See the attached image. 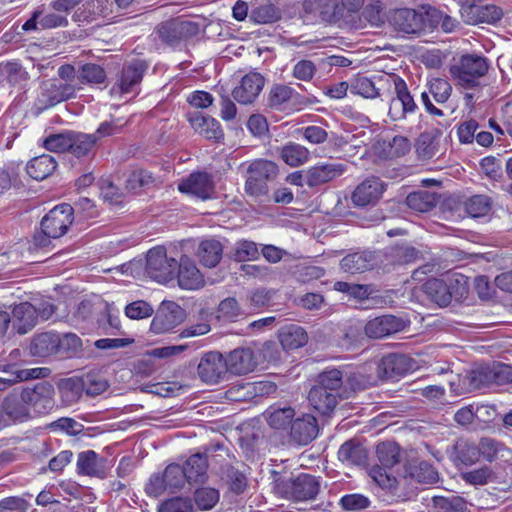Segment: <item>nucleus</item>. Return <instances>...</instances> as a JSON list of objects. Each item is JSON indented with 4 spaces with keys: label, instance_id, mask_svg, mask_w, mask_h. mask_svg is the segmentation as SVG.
<instances>
[{
    "label": "nucleus",
    "instance_id": "nucleus-1",
    "mask_svg": "<svg viewBox=\"0 0 512 512\" xmlns=\"http://www.w3.org/2000/svg\"><path fill=\"white\" fill-rule=\"evenodd\" d=\"M369 474L379 487L387 490L397 499H404L406 497V494L403 492V486L408 478L421 484H434L439 480L436 469L426 461L410 463L405 469V475L399 479L379 467H372Z\"/></svg>",
    "mask_w": 512,
    "mask_h": 512
},
{
    "label": "nucleus",
    "instance_id": "nucleus-2",
    "mask_svg": "<svg viewBox=\"0 0 512 512\" xmlns=\"http://www.w3.org/2000/svg\"><path fill=\"white\" fill-rule=\"evenodd\" d=\"M468 278L459 273L428 279L423 285L427 298L439 307H447L452 299L461 300L468 293Z\"/></svg>",
    "mask_w": 512,
    "mask_h": 512
},
{
    "label": "nucleus",
    "instance_id": "nucleus-3",
    "mask_svg": "<svg viewBox=\"0 0 512 512\" xmlns=\"http://www.w3.org/2000/svg\"><path fill=\"white\" fill-rule=\"evenodd\" d=\"M276 494L293 502L314 500L320 491V481L317 477L300 473L295 477L278 478L275 481Z\"/></svg>",
    "mask_w": 512,
    "mask_h": 512
},
{
    "label": "nucleus",
    "instance_id": "nucleus-4",
    "mask_svg": "<svg viewBox=\"0 0 512 512\" xmlns=\"http://www.w3.org/2000/svg\"><path fill=\"white\" fill-rule=\"evenodd\" d=\"M439 20V14L435 11L425 10L418 12L410 8H402L393 11L389 22L393 28L405 34L422 35L433 31V25Z\"/></svg>",
    "mask_w": 512,
    "mask_h": 512
},
{
    "label": "nucleus",
    "instance_id": "nucleus-5",
    "mask_svg": "<svg viewBox=\"0 0 512 512\" xmlns=\"http://www.w3.org/2000/svg\"><path fill=\"white\" fill-rule=\"evenodd\" d=\"M279 173L278 165L270 160H254L247 168L245 191L252 197L265 196L268 193V182L276 179Z\"/></svg>",
    "mask_w": 512,
    "mask_h": 512
},
{
    "label": "nucleus",
    "instance_id": "nucleus-6",
    "mask_svg": "<svg viewBox=\"0 0 512 512\" xmlns=\"http://www.w3.org/2000/svg\"><path fill=\"white\" fill-rule=\"evenodd\" d=\"M488 71L486 58L478 55H463L460 60L450 67V73L457 83L472 89L479 85V79Z\"/></svg>",
    "mask_w": 512,
    "mask_h": 512
},
{
    "label": "nucleus",
    "instance_id": "nucleus-7",
    "mask_svg": "<svg viewBox=\"0 0 512 512\" xmlns=\"http://www.w3.org/2000/svg\"><path fill=\"white\" fill-rule=\"evenodd\" d=\"M199 30L200 25L197 22L176 18L158 24L155 34L162 44L176 48L196 36Z\"/></svg>",
    "mask_w": 512,
    "mask_h": 512
},
{
    "label": "nucleus",
    "instance_id": "nucleus-8",
    "mask_svg": "<svg viewBox=\"0 0 512 512\" xmlns=\"http://www.w3.org/2000/svg\"><path fill=\"white\" fill-rule=\"evenodd\" d=\"M178 262L175 258L167 256L164 247H154L147 253L146 273L150 278L166 283L175 277Z\"/></svg>",
    "mask_w": 512,
    "mask_h": 512
},
{
    "label": "nucleus",
    "instance_id": "nucleus-9",
    "mask_svg": "<svg viewBox=\"0 0 512 512\" xmlns=\"http://www.w3.org/2000/svg\"><path fill=\"white\" fill-rule=\"evenodd\" d=\"M73 222V207L63 203L51 209L41 220V230L54 239L62 237Z\"/></svg>",
    "mask_w": 512,
    "mask_h": 512
},
{
    "label": "nucleus",
    "instance_id": "nucleus-10",
    "mask_svg": "<svg viewBox=\"0 0 512 512\" xmlns=\"http://www.w3.org/2000/svg\"><path fill=\"white\" fill-rule=\"evenodd\" d=\"M186 318L185 310L176 302L163 301L151 322L150 329L155 334L170 332Z\"/></svg>",
    "mask_w": 512,
    "mask_h": 512
},
{
    "label": "nucleus",
    "instance_id": "nucleus-11",
    "mask_svg": "<svg viewBox=\"0 0 512 512\" xmlns=\"http://www.w3.org/2000/svg\"><path fill=\"white\" fill-rule=\"evenodd\" d=\"M113 18L112 5L108 0H84L74 10L72 20L81 24H99Z\"/></svg>",
    "mask_w": 512,
    "mask_h": 512
},
{
    "label": "nucleus",
    "instance_id": "nucleus-12",
    "mask_svg": "<svg viewBox=\"0 0 512 512\" xmlns=\"http://www.w3.org/2000/svg\"><path fill=\"white\" fill-rule=\"evenodd\" d=\"M147 68L148 65L139 59L126 63L120 71L111 89V93L126 94L135 92Z\"/></svg>",
    "mask_w": 512,
    "mask_h": 512
},
{
    "label": "nucleus",
    "instance_id": "nucleus-13",
    "mask_svg": "<svg viewBox=\"0 0 512 512\" xmlns=\"http://www.w3.org/2000/svg\"><path fill=\"white\" fill-rule=\"evenodd\" d=\"M408 325V320L387 314L369 320L364 326V332L371 339H381L403 331Z\"/></svg>",
    "mask_w": 512,
    "mask_h": 512
},
{
    "label": "nucleus",
    "instance_id": "nucleus-14",
    "mask_svg": "<svg viewBox=\"0 0 512 512\" xmlns=\"http://www.w3.org/2000/svg\"><path fill=\"white\" fill-rule=\"evenodd\" d=\"M386 190V184L379 177L370 176L359 183L351 195L352 203L357 207L375 205Z\"/></svg>",
    "mask_w": 512,
    "mask_h": 512
},
{
    "label": "nucleus",
    "instance_id": "nucleus-15",
    "mask_svg": "<svg viewBox=\"0 0 512 512\" xmlns=\"http://www.w3.org/2000/svg\"><path fill=\"white\" fill-rule=\"evenodd\" d=\"M53 396L54 388L49 383H38L33 388L22 390V399L37 414H47L53 409Z\"/></svg>",
    "mask_w": 512,
    "mask_h": 512
},
{
    "label": "nucleus",
    "instance_id": "nucleus-16",
    "mask_svg": "<svg viewBox=\"0 0 512 512\" xmlns=\"http://www.w3.org/2000/svg\"><path fill=\"white\" fill-rule=\"evenodd\" d=\"M415 362L405 354L391 353L382 357L377 374L382 379H396L414 369Z\"/></svg>",
    "mask_w": 512,
    "mask_h": 512
},
{
    "label": "nucleus",
    "instance_id": "nucleus-17",
    "mask_svg": "<svg viewBox=\"0 0 512 512\" xmlns=\"http://www.w3.org/2000/svg\"><path fill=\"white\" fill-rule=\"evenodd\" d=\"M393 82L396 97L392 98L388 113L392 120L397 121L404 119L407 113L414 112L417 106L405 81L396 76Z\"/></svg>",
    "mask_w": 512,
    "mask_h": 512
},
{
    "label": "nucleus",
    "instance_id": "nucleus-18",
    "mask_svg": "<svg viewBox=\"0 0 512 512\" xmlns=\"http://www.w3.org/2000/svg\"><path fill=\"white\" fill-rule=\"evenodd\" d=\"M198 375L200 379L209 384H215L224 379L227 374L225 359L219 352H208L198 364Z\"/></svg>",
    "mask_w": 512,
    "mask_h": 512
},
{
    "label": "nucleus",
    "instance_id": "nucleus-19",
    "mask_svg": "<svg viewBox=\"0 0 512 512\" xmlns=\"http://www.w3.org/2000/svg\"><path fill=\"white\" fill-rule=\"evenodd\" d=\"M308 187L316 188L334 181L347 170V165L342 162H320L308 169Z\"/></svg>",
    "mask_w": 512,
    "mask_h": 512
},
{
    "label": "nucleus",
    "instance_id": "nucleus-20",
    "mask_svg": "<svg viewBox=\"0 0 512 512\" xmlns=\"http://www.w3.org/2000/svg\"><path fill=\"white\" fill-rule=\"evenodd\" d=\"M182 193L193 195L202 200L208 199L214 192L212 177L206 172H194L178 185Z\"/></svg>",
    "mask_w": 512,
    "mask_h": 512
},
{
    "label": "nucleus",
    "instance_id": "nucleus-21",
    "mask_svg": "<svg viewBox=\"0 0 512 512\" xmlns=\"http://www.w3.org/2000/svg\"><path fill=\"white\" fill-rule=\"evenodd\" d=\"M12 330L25 335L38 324L37 308L29 302H21L12 308Z\"/></svg>",
    "mask_w": 512,
    "mask_h": 512
},
{
    "label": "nucleus",
    "instance_id": "nucleus-22",
    "mask_svg": "<svg viewBox=\"0 0 512 512\" xmlns=\"http://www.w3.org/2000/svg\"><path fill=\"white\" fill-rule=\"evenodd\" d=\"M319 432L317 419L310 414L295 417L290 427V438L298 445L312 442Z\"/></svg>",
    "mask_w": 512,
    "mask_h": 512
},
{
    "label": "nucleus",
    "instance_id": "nucleus-23",
    "mask_svg": "<svg viewBox=\"0 0 512 512\" xmlns=\"http://www.w3.org/2000/svg\"><path fill=\"white\" fill-rule=\"evenodd\" d=\"M177 271V280L180 288L198 290L205 285L204 276L189 257L182 256L180 258Z\"/></svg>",
    "mask_w": 512,
    "mask_h": 512
},
{
    "label": "nucleus",
    "instance_id": "nucleus-24",
    "mask_svg": "<svg viewBox=\"0 0 512 512\" xmlns=\"http://www.w3.org/2000/svg\"><path fill=\"white\" fill-rule=\"evenodd\" d=\"M265 84L264 77L259 73L246 74L232 91L233 98L241 104L252 103Z\"/></svg>",
    "mask_w": 512,
    "mask_h": 512
},
{
    "label": "nucleus",
    "instance_id": "nucleus-25",
    "mask_svg": "<svg viewBox=\"0 0 512 512\" xmlns=\"http://www.w3.org/2000/svg\"><path fill=\"white\" fill-rule=\"evenodd\" d=\"M107 460L95 451L87 450L78 454L77 471L79 474L104 479L108 475Z\"/></svg>",
    "mask_w": 512,
    "mask_h": 512
},
{
    "label": "nucleus",
    "instance_id": "nucleus-26",
    "mask_svg": "<svg viewBox=\"0 0 512 512\" xmlns=\"http://www.w3.org/2000/svg\"><path fill=\"white\" fill-rule=\"evenodd\" d=\"M294 106L305 105L308 103L305 97L301 96L292 87L284 84H274L267 97V105L276 110H281L287 103Z\"/></svg>",
    "mask_w": 512,
    "mask_h": 512
},
{
    "label": "nucleus",
    "instance_id": "nucleus-27",
    "mask_svg": "<svg viewBox=\"0 0 512 512\" xmlns=\"http://www.w3.org/2000/svg\"><path fill=\"white\" fill-rule=\"evenodd\" d=\"M227 371L235 375L247 374L256 367L253 351L249 348H238L231 351L225 359Z\"/></svg>",
    "mask_w": 512,
    "mask_h": 512
},
{
    "label": "nucleus",
    "instance_id": "nucleus-28",
    "mask_svg": "<svg viewBox=\"0 0 512 512\" xmlns=\"http://www.w3.org/2000/svg\"><path fill=\"white\" fill-rule=\"evenodd\" d=\"M344 399L317 385L313 386L308 394V400L312 407L323 415H329L338 405L339 400Z\"/></svg>",
    "mask_w": 512,
    "mask_h": 512
},
{
    "label": "nucleus",
    "instance_id": "nucleus-29",
    "mask_svg": "<svg viewBox=\"0 0 512 512\" xmlns=\"http://www.w3.org/2000/svg\"><path fill=\"white\" fill-rule=\"evenodd\" d=\"M461 384L469 391L494 384L493 364L480 365L467 371L461 378Z\"/></svg>",
    "mask_w": 512,
    "mask_h": 512
},
{
    "label": "nucleus",
    "instance_id": "nucleus-30",
    "mask_svg": "<svg viewBox=\"0 0 512 512\" xmlns=\"http://www.w3.org/2000/svg\"><path fill=\"white\" fill-rule=\"evenodd\" d=\"M60 337L53 332H43L33 336L30 353L36 357H48L59 352Z\"/></svg>",
    "mask_w": 512,
    "mask_h": 512
},
{
    "label": "nucleus",
    "instance_id": "nucleus-31",
    "mask_svg": "<svg viewBox=\"0 0 512 512\" xmlns=\"http://www.w3.org/2000/svg\"><path fill=\"white\" fill-rule=\"evenodd\" d=\"M0 411L3 413V419L7 422V417L11 421H24L29 418V408L20 394L11 393L7 395L1 404Z\"/></svg>",
    "mask_w": 512,
    "mask_h": 512
},
{
    "label": "nucleus",
    "instance_id": "nucleus-32",
    "mask_svg": "<svg viewBox=\"0 0 512 512\" xmlns=\"http://www.w3.org/2000/svg\"><path fill=\"white\" fill-rule=\"evenodd\" d=\"M263 416L268 425L274 430H285L288 426L291 427L295 418V410L288 405H271L264 413Z\"/></svg>",
    "mask_w": 512,
    "mask_h": 512
},
{
    "label": "nucleus",
    "instance_id": "nucleus-33",
    "mask_svg": "<svg viewBox=\"0 0 512 512\" xmlns=\"http://www.w3.org/2000/svg\"><path fill=\"white\" fill-rule=\"evenodd\" d=\"M188 120L195 131L207 139H219L223 135L219 122L201 112L189 113Z\"/></svg>",
    "mask_w": 512,
    "mask_h": 512
},
{
    "label": "nucleus",
    "instance_id": "nucleus-34",
    "mask_svg": "<svg viewBox=\"0 0 512 512\" xmlns=\"http://www.w3.org/2000/svg\"><path fill=\"white\" fill-rule=\"evenodd\" d=\"M376 264L375 255L371 252L353 253L345 256L340 267L349 274L363 273L371 270Z\"/></svg>",
    "mask_w": 512,
    "mask_h": 512
},
{
    "label": "nucleus",
    "instance_id": "nucleus-35",
    "mask_svg": "<svg viewBox=\"0 0 512 512\" xmlns=\"http://www.w3.org/2000/svg\"><path fill=\"white\" fill-rule=\"evenodd\" d=\"M223 256L222 243L214 238L202 240L197 249V257L202 265L216 267Z\"/></svg>",
    "mask_w": 512,
    "mask_h": 512
},
{
    "label": "nucleus",
    "instance_id": "nucleus-36",
    "mask_svg": "<svg viewBox=\"0 0 512 512\" xmlns=\"http://www.w3.org/2000/svg\"><path fill=\"white\" fill-rule=\"evenodd\" d=\"M338 459L346 465L360 466L366 463L367 450L359 441L351 439L340 446Z\"/></svg>",
    "mask_w": 512,
    "mask_h": 512
},
{
    "label": "nucleus",
    "instance_id": "nucleus-37",
    "mask_svg": "<svg viewBox=\"0 0 512 512\" xmlns=\"http://www.w3.org/2000/svg\"><path fill=\"white\" fill-rule=\"evenodd\" d=\"M187 482L203 483L208 469L207 458L204 454L196 453L190 456L182 467Z\"/></svg>",
    "mask_w": 512,
    "mask_h": 512
},
{
    "label": "nucleus",
    "instance_id": "nucleus-38",
    "mask_svg": "<svg viewBox=\"0 0 512 512\" xmlns=\"http://www.w3.org/2000/svg\"><path fill=\"white\" fill-rule=\"evenodd\" d=\"M279 341L285 350H295L303 347L308 341V335L301 326L290 324L279 331Z\"/></svg>",
    "mask_w": 512,
    "mask_h": 512
},
{
    "label": "nucleus",
    "instance_id": "nucleus-39",
    "mask_svg": "<svg viewBox=\"0 0 512 512\" xmlns=\"http://www.w3.org/2000/svg\"><path fill=\"white\" fill-rule=\"evenodd\" d=\"M56 167V160L50 155L43 154L30 160L26 166V171L31 178L41 181L50 176Z\"/></svg>",
    "mask_w": 512,
    "mask_h": 512
},
{
    "label": "nucleus",
    "instance_id": "nucleus-40",
    "mask_svg": "<svg viewBox=\"0 0 512 512\" xmlns=\"http://www.w3.org/2000/svg\"><path fill=\"white\" fill-rule=\"evenodd\" d=\"M472 16L467 20L470 24L495 23L501 19L502 10L495 5H471L464 10Z\"/></svg>",
    "mask_w": 512,
    "mask_h": 512
},
{
    "label": "nucleus",
    "instance_id": "nucleus-41",
    "mask_svg": "<svg viewBox=\"0 0 512 512\" xmlns=\"http://www.w3.org/2000/svg\"><path fill=\"white\" fill-rule=\"evenodd\" d=\"M316 385L335 395L348 398L347 390L343 387V374L338 369L326 370L319 374Z\"/></svg>",
    "mask_w": 512,
    "mask_h": 512
},
{
    "label": "nucleus",
    "instance_id": "nucleus-42",
    "mask_svg": "<svg viewBox=\"0 0 512 512\" xmlns=\"http://www.w3.org/2000/svg\"><path fill=\"white\" fill-rule=\"evenodd\" d=\"M437 203V194L426 190L412 192L406 197L407 206L419 213L431 211Z\"/></svg>",
    "mask_w": 512,
    "mask_h": 512
},
{
    "label": "nucleus",
    "instance_id": "nucleus-43",
    "mask_svg": "<svg viewBox=\"0 0 512 512\" xmlns=\"http://www.w3.org/2000/svg\"><path fill=\"white\" fill-rule=\"evenodd\" d=\"M221 478L228 489L236 495L243 494L248 487L246 475L234 466L226 465L222 467Z\"/></svg>",
    "mask_w": 512,
    "mask_h": 512
},
{
    "label": "nucleus",
    "instance_id": "nucleus-44",
    "mask_svg": "<svg viewBox=\"0 0 512 512\" xmlns=\"http://www.w3.org/2000/svg\"><path fill=\"white\" fill-rule=\"evenodd\" d=\"M52 237L44 233L42 230L36 233L29 243L28 251L35 262H42L47 259L48 254L54 250Z\"/></svg>",
    "mask_w": 512,
    "mask_h": 512
},
{
    "label": "nucleus",
    "instance_id": "nucleus-45",
    "mask_svg": "<svg viewBox=\"0 0 512 512\" xmlns=\"http://www.w3.org/2000/svg\"><path fill=\"white\" fill-rule=\"evenodd\" d=\"M309 156V150L298 143L289 142L280 148L281 159L291 167H297L306 163L309 160Z\"/></svg>",
    "mask_w": 512,
    "mask_h": 512
},
{
    "label": "nucleus",
    "instance_id": "nucleus-46",
    "mask_svg": "<svg viewBox=\"0 0 512 512\" xmlns=\"http://www.w3.org/2000/svg\"><path fill=\"white\" fill-rule=\"evenodd\" d=\"M310 11L328 23L335 22L342 16L339 0H313Z\"/></svg>",
    "mask_w": 512,
    "mask_h": 512
},
{
    "label": "nucleus",
    "instance_id": "nucleus-47",
    "mask_svg": "<svg viewBox=\"0 0 512 512\" xmlns=\"http://www.w3.org/2000/svg\"><path fill=\"white\" fill-rule=\"evenodd\" d=\"M281 18V11L272 3L265 2L253 7L249 19L257 24H269Z\"/></svg>",
    "mask_w": 512,
    "mask_h": 512
},
{
    "label": "nucleus",
    "instance_id": "nucleus-48",
    "mask_svg": "<svg viewBox=\"0 0 512 512\" xmlns=\"http://www.w3.org/2000/svg\"><path fill=\"white\" fill-rule=\"evenodd\" d=\"M376 454L382 468H391L400 461V447L395 442H382L377 445ZM381 468V466H378Z\"/></svg>",
    "mask_w": 512,
    "mask_h": 512
},
{
    "label": "nucleus",
    "instance_id": "nucleus-49",
    "mask_svg": "<svg viewBox=\"0 0 512 512\" xmlns=\"http://www.w3.org/2000/svg\"><path fill=\"white\" fill-rule=\"evenodd\" d=\"M106 79L105 70L97 64L86 63L77 68V81L82 84H101Z\"/></svg>",
    "mask_w": 512,
    "mask_h": 512
},
{
    "label": "nucleus",
    "instance_id": "nucleus-50",
    "mask_svg": "<svg viewBox=\"0 0 512 512\" xmlns=\"http://www.w3.org/2000/svg\"><path fill=\"white\" fill-rule=\"evenodd\" d=\"M152 173L144 169H135L129 173L125 181V189L132 193H138L154 184Z\"/></svg>",
    "mask_w": 512,
    "mask_h": 512
},
{
    "label": "nucleus",
    "instance_id": "nucleus-51",
    "mask_svg": "<svg viewBox=\"0 0 512 512\" xmlns=\"http://www.w3.org/2000/svg\"><path fill=\"white\" fill-rule=\"evenodd\" d=\"M69 152L80 158L86 156L95 146L96 137L91 134L72 132Z\"/></svg>",
    "mask_w": 512,
    "mask_h": 512
},
{
    "label": "nucleus",
    "instance_id": "nucleus-52",
    "mask_svg": "<svg viewBox=\"0 0 512 512\" xmlns=\"http://www.w3.org/2000/svg\"><path fill=\"white\" fill-rule=\"evenodd\" d=\"M478 449L479 453L489 462L504 457L506 453H509L508 448L503 443L488 437L480 440Z\"/></svg>",
    "mask_w": 512,
    "mask_h": 512
},
{
    "label": "nucleus",
    "instance_id": "nucleus-53",
    "mask_svg": "<svg viewBox=\"0 0 512 512\" xmlns=\"http://www.w3.org/2000/svg\"><path fill=\"white\" fill-rule=\"evenodd\" d=\"M231 257L237 262L256 260L259 257L257 244L250 240H239L233 247Z\"/></svg>",
    "mask_w": 512,
    "mask_h": 512
},
{
    "label": "nucleus",
    "instance_id": "nucleus-54",
    "mask_svg": "<svg viewBox=\"0 0 512 512\" xmlns=\"http://www.w3.org/2000/svg\"><path fill=\"white\" fill-rule=\"evenodd\" d=\"M491 207L492 200L487 195H474L465 202V210L473 218L487 215Z\"/></svg>",
    "mask_w": 512,
    "mask_h": 512
},
{
    "label": "nucleus",
    "instance_id": "nucleus-55",
    "mask_svg": "<svg viewBox=\"0 0 512 512\" xmlns=\"http://www.w3.org/2000/svg\"><path fill=\"white\" fill-rule=\"evenodd\" d=\"M162 474L165 478V485L169 493H175L181 489L185 481H187L182 466L178 464L168 465Z\"/></svg>",
    "mask_w": 512,
    "mask_h": 512
},
{
    "label": "nucleus",
    "instance_id": "nucleus-56",
    "mask_svg": "<svg viewBox=\"0 0 512 512\" xmlns=\"http://www.w3.org/2000/svg\"><path fill=\"white\" fill-rule=\"evenodd\" d=\"M418 254V250L409 244H399L389 250V257L393 263L399 265L414 262L418 258Z\"/></svg>",
    "mask_w": 512,
    "mask_h": 512
},
{
    "label": "nucleus",
    "instance_id": "nucleus-57",
    "mask_svg": "<svg viewBox=\"0 0 512 512\" xmlns=\"http://www.w3.org/2000/svg\"><path fill=\"white\" fill-rule=\"evenodd\" d=\"M41 372V368L22 369L11 372L9 377H0V391H5L18 382L39 378Z\"/></svg>",
    "mask_w": 512,
    "mask_h": 512
},
{
    "label": "nucleus",
    "instance_id": "nucleus-58",
    "mask_svg": "<svg viewBox=\"0 0 512 512\" xmlns=\"http://www.w3.org/2000/svg\"><path fill=\"white\" fill-rule=\"evenodd\" d=\"M73 131L49 135L44 140V147L52 152L63 153L71 147V135Z\"/></svg>",
    "mask_w": 512,
    "mask_h": 512
},
{
    "label": "nucleus",
    "instance_id": "nucleus-59",
    "mask_svg": "<svg viewBox=\"0 0 512 512\" xmlns=\"http://www.w3.org/2000/svg\"><path fill=\"white\" fill-rule=\"evenodd\" d=\"M194 500L199 509L210 510L219 501V492L210 487L200 488L195 491Z\"/></svg>",
    "mask_w": 512,
    "mask_h": 512
},
{
    "label": "nucleus",
    "instance_id": "nucleus-60",
    "mask_svg": "<svg viewBox=\"0 0 512 512\" xmlns=\"http://www.w3.org/2000/svg\"><path fill=\"white\" fill-rule=\"evenodd\" d=\"M341 507L346 511H363L370 505V500L362 494H347L340 499Z\"/></svg>",
    "mask_w": 512,
    "mask_h": 512
},
{
    "label": "nucleus",
    "instance_id": "nucleus-61",
    "mask_svg": "<svg viewBox=\"0 0 512 512\" xmlns=\"http://www.w3.org/2000/svg\"><path fill=\"white\" fill-rule=\"evenodd\" d=\"M351 92L365 98H375L379 95L373 81L367 77H359L351 84Z\"/></svg>",
    "mask_w": 512,
    "mask_h": 512
},
{
    "label": "nucleus",
    "instance_id": "nucleus-62",
    "mask_svg": "<svg viewBox=\"0 0 512 512\" xmlns=\"http://www.w3.org/2000/svg\"><path fill=\"white\" fill-rule=\"evenodd\" d=\"M452 87L450 83L442 78H435L431 80L429 92L438 103H444L451 95Z\"/></svg>",
    "mask_w": 512,
    "mask_h": 512
},
{
    "label": "nucleus",
    "instance_id": "nucleus-63",
    "mask_svg": "<svg viewBox=\"0 0 512 512\" xmlns=\"http://www.w3.org/2000/svg\"><path fill=\"white\" fill-rule=\"evenodd\" d=\"M158 512H194L192 500L176 497L164 502Z\"/></svg>",
    "mask_w": 512,
    "mask_h": 512
},
{
    "label": "nucleus",
    "instance_id": "nucleus-64",
    "mask_svg": "<svg viewBox=\"0 0 512 512\" xmlns=\"http://www.w3.org/2000/svg\"><path fill=\"white\" fill-rule=\"evenodd\" d=\"M434 501L443 512H466L467 505L463 498L453 496L451 498H437Z\"/></svg>",
    "mask_w": 512,
    "mask_h": 512
}]
</instances>
